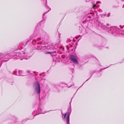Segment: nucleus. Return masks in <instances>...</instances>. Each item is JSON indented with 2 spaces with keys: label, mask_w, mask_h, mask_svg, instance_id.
Returning <instances> with one entry per match:
<instances>
[{
  "label": "nucleus",
  "mask_w": 124,
  "mask_h": 124,
  "mask_svg": "<svg viewBox=\"0 0 124 124\" xmlns=\"http://www.w3.org/2000/svg\"><path fill=\"white\" fill-rule=\"evenodd\" d=\"M14 54L13 55V58H16V59H19V57L25 56L27 55V53H26L25 52H21L16 53H14V52H12L10 54V55L12 56V54ZM8 55H9V54H8L7 55H5V56L3 57L2 56V57H0V58H2V60H2V61H7L8 60H6L5 59H9V57L8 56Z\"/></svg>",
  "instance_id": "1"
},
{
  "label": "nucleus",
  "mask_w": 124,
  "mask_h": 124,
  "mask_svg": "<svg viewBox=\"0 0 124 124\" xmlns=\"http://www.w3.org/2000/svg\"><path fill=\"white\" fill-rule=\"evenodd\" d=\"M105 27L106 29H107V31H108L110 33H112L115 35H117L118 32L117 30H118L115 27H111L110 25L107 23L106 25H105Z\"/></svg>",
  "instance_id": "2"
},
{
  "label": "nucleus",
  "mask_w": 124,
  "mask_h": 124,
  "mask_svg": "<svg viewBox=\"0 0 124 124\" xmlns=\"http://www.w3.org/2000/svg\"><path fill=\"white\" fill-rule=\"evenodd\" d=\"M35 90L37 93H39L40 92V88L39 84L37 82H35L34 84Z\"/></svg>",
  "instance_id": "3"
},
{
  "label": "nucleus",
  "mask_w": 124,
  "mask_h": 124,
  "mask_svg": "<svg viewBox=\"0 0 124 124\" xmlns=\"http://www.w3.org/2000/svg\"><path fill=\"white\" fill-rule=\"evenodd\" d=\"M66 115L67 113H65L63 115V118L64 121H65V120L67 124H70L69 122L70 114H68L67 117H66Z\"/></svg>",
  "instance_id": "4"
},
{
  "label": "nucleus",
  "mask_w": 124,
  "mask_h": 124,
  "mask_svg": "<svg viewBox=\"0 0 124 124\" xmlns=\"http://www.w3.org/2000/svg\"><path fill=\"white\" fill-rule=\"evenodd\" d=\"M70 58L71 60L74 63H78V60L76 58V57L72 55H71L70 56Z\"/></svg>",
  "instance_id": "5"
},
{
  "label": "nucleus",
  "mask_w": 124,
  "mask_h": 124,
  "mask_svg": "<svg viewBox=\"0 0 124 124\" xmlns=\"http://www.w3.org/2000/svg\"><path fill=\"white\" fill-rule=\"evenodd\" d=\"M38 110V112L39 113V114H44L47 112L43 111V108L42 107L39 108Z\"/></svg>",
  "instance_id": "6"
},
{
  "label": "nucleus",
  "mask_w": 124,
  "mask_h": 124,
  "mask_svg": "<svg viewBox=\"0 0 124 124\" xmlns=\"http://www.w3.org/2000/svg\"><path fill=\"white\" fill-rule=\"evenodd\" d=\"M16 75L19 76H24L23 74L22 71L21 70H19L18 72L16 74Z\"/></svg>",
  "instance_id": "7"
},
{
  "label": "nucleus",
  "mask_w": 124,
  "mask_h": 124,
  "mask_svg": "<svg viewBox=\"0 0 124 124\" xmlns=\"http://www.w3.org/2000/svg\"><path fill=\"white\" fill-rule=\"evenodd\" d=\"M98 26H100V27H101V29H106L105 27H104L103 26H102V25H100L99 24H98Z\"/></svg>",
  "instance_id": "8"
},
{
  "label": "nucleus",
  "mask_w": 124,
  "mask_h": 124,
  "mask_svg": "<svg viewBox=\"0 0 124 124\" xmlns=\"http://www.w3.org/2000/svg\"><path fill=\"white\" fill-rule=\"evenodd\" d=\"M46 7H47V8L48 9H49L48 10V11H47L43 15V17H44V15H45V14L47 12H48L51 9V8L49 7H48L47 6Z\"/></svg>",
  "instance_id": "9"
},
{
  "label": "nucleus",
  "mask_w": 124,
  "mask_h": 124,
  "mask_svg": "<svg viewBox=\"0 0 124 124\" xmlns=\"http://www.w3.org/2000/svg\"><path fill=\"white\" fill-rule=\"evenodd\" d=\"M36 43V40L35 39H34L32 41V44L33 45H34Z\"/></svg>",
  "instance_id": "10"
},
{
  "label": "nucleus",
  "mask_w": 124,
  "mask_h": 124,
  "mask_svg": "<svg viewBox=\"0 0 124 124\" xmlns=\"http://www.w3.org/2000/svg\"><path fill=\"white\" fill-rule=\"evenodd\" d=\"M119 33L123 35L124 36V31H121L119 32Z\"/></svg>",
  "instance_id": "11"
},
{
  "label": "nucleus",
  "mask_w": 124,
  "mask_h": 124,
  "mask_svg": "<svg viewBox=\"0 0 124 124\" xmlns=\"http://www.w3.org/2000/svg\"><path fill=\"white\" fill-rule=\"evenodd\" d=\"M54 51H52L51 52H47V53L49 54H53V53H54Z\"/></svg>",
  "instance_id": "12"
},
{
  "label": "nucleus",
  "mask_w": 124,
  "mask_h": 124,
  "mask_svg": "<svg viewBox=\"0 0 124 124\" xmlns=\"http://www.w3.org/2000/svg\"><path fill=\"white\" fill-rule=\"evenodd\" d=\"M110 13H108L107 15V16L109 17L110 16Z\"/></svg>",
  "instance_id": "13"
},
{
  "label": "nucleus",
  "mask_w": 124,
  "mask_h": 124,
  "mask_svg": "<svg viewBox=\"0 0 124 124\" xmlns=\"http://www.w3.org/2000/svg\"><path fill=\"white\" fill-rule=\"evenodd\" d=\"M41 38L40 37H39L37 38V40L38 41H39L40 40H41Z\"/></svg>",
  "instance_id": "14"
},
{
  "label": "nucleus",
  "mask_w": 124,
  "mask_h": 124,
  "mask_svg": "<svg viewBox=\"0 0 124 124\" xmlns=\"http://www.w3.org/2000/svg\"><path fill=\"white\" fill-rule=\"evenodd\" d=\"M45 47H44V46H42V48H41L40 49L42 50V49H45Z\"/></svg>",
  "instance_id": "15"
},
{
  "label": "nucleus",
  "mask_w": 124,
  "mask_h": 124,
  "mask_svg": "<svg viewBox=\"0 0 124 124\" xmlns=\"http://www.w3.org/2000/svg\"><path fill=\"white\" fill-rule=\"evenodd\" d=\"M42 43L41 42H38L37 43L39 44H42Z\"/></svg>",
  "instance_id": "16"
},
{
  "label": "nucleus",
  "mask_w": 124,
  "mask_h": 124,
  "mask_svg": "<svg viewBox=\"0 0 124 124\" xmlns=\"http://www.w3.org/2000/svg\"><path fill=\"white\" fill-rule=\"evenodd\" d=\"M42 0L44 2H45H45H46V4H47V3H46V0Z\"/></svg>",
  "instance_id": "17"
},
{
  "label": "nucleus",
  "mask_w": 124,
  "mask_h": 124,
  "mask_svg": "<svg viewBox=\"0 0 124 124\" xmlns=\"http://www.w3.org/2000/svg\"><path fill=\"white\" fill-rule=\"evenodd\" d=\"M87 17H88L89 18H90L91 17L90 16H88V15H87Z\"/></svg>",
  "instance_id": "18"
},
{
  "label": "nucleus",
  "mask_w": 124,
  "mask_h": 124,
  "mask_svg": "<svg viewBox=\"0 0 124 124\" xmlns=\"http://www.w3.org/2000/svg\"><path fill=\"white\" fill-rule=\"evenodd\" d=\"M65 56L64 55H63L62 56V57L63 58H65Z\"/></svg>",
  "instance_id": "19"
},
{
  "label": "nucleus",
  "mask_w": 124,
  "mask_h": 124,
  "mask_svg": "<svg viewBox=\"0 0 124 124\" xmlns=\"http://www.w3.org/2000/svg\"><path fill=\"white\" fill-rule=\"evenodd\" d=\"M96 6V5L95 4L93 5V8H94V7H95Z\"/></svg>",
  "instance_id": "20"
},
{
  "label": "nucleus",
  "mask_w": 124,
  "mask_h": 124,
  "mask_svg": "<svg viewBox=\"0 0 124 124\" xmlns=\"http://www.w3.org/2000/svg\"><path fill=\"white\" fill-rule=\"evenodd\" d=\"M80 36V35H79V36H78V37H76V38L77 39H78V38Z\"/></svg>",
  "instance_id": "21"
},
{
  "label": "nucleus",
  "mask_w": 124,
  "mask_h": 124,
  "mask_svg": "<svg viewBox=\"0 0 124 124\" xmlns=\"http://www.w3.org/2000/svg\"><path fill=\"white\" fill-rule=\"evenodd\" d=\"M104 16H107V14H105V15H104Z\"/></svg>",
  "instance_id": "22"
},
{
  "label": "nucleus",
  "mask_w": 124,
  "mask_h": 124,
  "mask_svg": "<svg viewBox=\"0 0 124 124\" xmlns=\"http://www.w3.org/2000/svg\"><path fill=\"white\" fill-rule=\"evenodd\" d=\"M90 78H90L89 79H87V80H86V81H87L88 80V79H89Z\"/></svg>",
  "instance_id": "23"
},
{
  "label": "nucleus",
  "mask_w": 124,
  "mask_h": 124,
  "mask_svg": "<svg viewBox=\"0 0 124 124\" xmlns=\"http://www.w3.org/2000/svg\"><path fill=\"white\" fill-rule=\"evenodd\" d=\"M37 115V114H36L35 115H34V116H36V115Z\"/></svg>",
  "instance_id": "24"
},
{
  "label": "nucleus",
  "mask_w": 124,
  "mask_h": 124,
  "mask_svg": "<svg viewBox=\"0 0 124 124\" xmlns=\"http://www.w3.org/2000/svg\"><path fill=\"white\" fill-rule=\"evenodd\" d=\"M2 55V54H1L0 53V55Z\"/></svg>",
  "instance_id": "25"
},
{
  "label": "nucleus",
  "mask_w": 124,
  "mask_h": 124,
  "mask_svg": "<svg viewBox=\"0 0 124 124\" xmlns=\"http://www.w3.org/2000/svg\"><path fill=\"white\" fill-rule=\"evenodd\" d=\"M98 2H97L96 3V4H98Z\"/></svg>",
  "instance_id": "26"
},
{
  "label": "nucleus",
  "mask_w": 124,
  "mask_h": 124,
  "mask_svg": "<svg viewBox=\"0 0 124 124\" xmlns=\"http://www.w3.org/2000/svg\"><path fill=\"white\" fill-rule=\"evenodd\" d=\"M120 27L121 28H121V25H120Z\"/></svg>",
  "instance_id": "27"
},
{
  "label": "nucleus",
  "mask_w": 124,
  "mask_h": 124,
  "mask_svg": "<svg viewBox=\"0 0 124 124\" xmlns=\"http://www.w3.org/2000/svg\"><path fill=\"white\" fill-rule=\"evenodd\" d=\"M62 114L63 115V114L62 113Z\"/></svg>",
  "instance_id": "28"
},
{
  "label": "nucleus",
  "mask_w": 124,
  "mask_h": 124,
  "mask_svg": "<svg viewBox=\"0 0 124 124\" xmlns=\"http://www.w3.org/2000/svg\"><path fill=\"white\" fill-rule=\"evenodd\" d=\"M99 2L100 3V2Z\"/></svg>",
  "instance_id": "29"
},
{
  "label": "nucleus",
  "mask_w": 124,
  "mask_h": 124,
  "mask_svg": "<svg viewBox=\"0 0 124 124\" xmlns=\"http://www.w3.org/2000/svg\"><path fill=\"white\" fill-rule=\"evenodd\" d=\"M28 72H29V71H28Z\"/></svg>",
  "instance_id": "30"
},
{
  "label": "nucleus",
  "mask_w": 124,
  "mask_h": 124,
  "mask_svg": "<svg viewBox=\"0 0 124 124\" xmlns=\"http://www.w3.org/2000/svg\"><path fill=\"white\" fill-rule=\"evenodd\" d=\"M106 68H105V69H106Z\"/></svg>",
  "instance_id": "31"
}]
</instances>
